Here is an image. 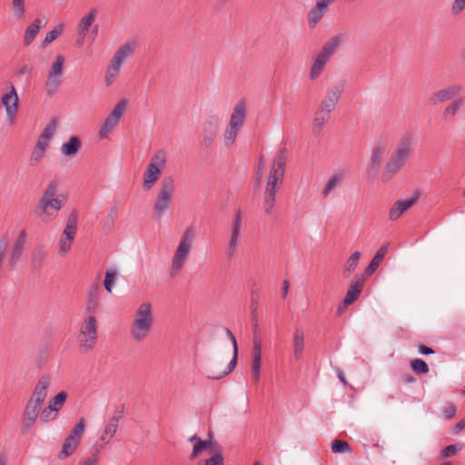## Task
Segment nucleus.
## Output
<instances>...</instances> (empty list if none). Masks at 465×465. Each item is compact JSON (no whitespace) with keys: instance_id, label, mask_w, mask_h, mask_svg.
Masks as SVG:
<instances>
[{"instance_id":"obj_37","label":"nucleus","mask_w":465,"mask_h":465,"mask_svg":"<svg viewBox=\"0 0 465 465\" xmlns=\"http://www.w3.org/2000/svg\"><path fill=\"white\" fill-rule=\"evenodd\" d=\"M68 394L65 391H61L54 397L50 399L47 406L50 410H54L56 413L60 411V410L64 407Z\"/></svg>"},{"instance_id":"obj_27","label":"nucleus","mask_w":465,"mask_h":465,"mask_svg":"<svg viewBox=\"0 0 465 465\" xmlns=\"http://www.w3.org/2000/svg\"><path fill=\"white\" fill-rule=\"evenodd\" d=\"M363 288V279H356L349 287L345 298L343 300L344 306L347 307L353 303L360 296Z\"/></svg>"},{"instance_id":"obj_1","label":"nucleus","mask_w":465,"mask_h":465,"mask_svg":"<svg viewBox=\"0 0 465 465\" xmlns=\"http://www.w3.org/2000/svg\"><path fill=\"white\" fill-rule=\"evenodd\" d=\"M286 155L280 150L275 155L267 177L263 193L262 207L266 214H271L275 205L276 193L283 183L285 173Z\"/></svg>"},{"instance_id":"obj_23","label":"nucleus","mask_w":465,"mask_h":465,"mask_svg":"<svg viewBox=\"0 0 465 465\" xmlns=\"http://www.w3.org/2000/svg\"><path fill=\"white\" fill-rule=\"evenodd\" d=\"M25 236H26L25 230H22L19 232V235L13 245L10 258H9V265L11 268H14L16 265L18 260L20 259V257L23 253L24 247L25 244Z\"/></svg>"},{"instance_id":"obj_11","label":"nucleus","mask_w":465,"mask_h":465,"mask_svg":"<svg viewBox=\"0 0 465 465\" xmlns=\"http://www.w3.org/2000/svg\"><path fill=\"white\" fill-rule=\"evenodd\" d=\"M64 64V57L62 54L56 55L45 84V93L48 96H53L62 84Z\"/></svg>"},{"instance_id":"obj_3","label":"nucleus","mask_w":465,"mask_h":465,"mask_svg":"<svg viewBox=\"0 0 465 465\" xmlns=\"http://www.w3.org/2000/svg\"><path fill=\"white\" fill-rule=\"evenodd\" d=\"M412 154L413 138L410 134L404 135L399 140L394 151L385 164L381 175L382 180L388 181L399 173Z\"/></svg>"},{"instance_id":"obj_47","label":"nucleus","mask_w":465,"mask_h":465,"mask_svg":"<svg viewBox=\"0 0 465 465\" xmlns=\"http://www.w3.org/2000/svg\"><path fill=\"white\" fill-rule=\"evenodd\" d=\"M38 33L39 31L36 29V26H34L33 25H28L24 36L25 45H30Z\"/></svg>"},{"instance_id":"obj_13","label":"nucleus","mask_w":465,"mask_h":465,"mask_svg":"<svg viewBox=\"0 0 465 465\" xmlns=\"http://www.w3.org/2000/svg\"><path fill=\"white\" fill-rule=\"evenodd\" d=\"M220 128V118L217 115L207 117L203 124V142L204 148L213 146Z\"/></svg>"},{"instance_id":"obj_12","label":"nucleus","mask_w":465,"mask_h":465,"mask_svg":"<svg viewBox=\"0 0 465 465\" xmlns=\"http://www.w3.org/2000/svg\"><path fill=\"white\" fill-rule=\"evenodd\" d=\"M128 102L125 99H123L117 103V104L114 107L113 111L105 119L104 123L101 125L99 129V136L101 139H106L109 136V134L117 126L122 116L125 113L127 109Z\"/></svg>"},{"instance_id":"obj_64","label":"nucleus","mask_w":465,"mask_h":465,"mask_svg":"<svg viewBox=\"0 0 465 465\" xmlns=\"http://www.w3.org/2000/svg\"><path fill=\"white\" fill-rule=\"evenodd\" d=\"M465 428V419H462L461 420H460L454 427H453V430H452V432L454 434H458L459 432H460L463 429Z\"/></svg>"},{"instance_id":"obj_59","label":"nucleus","mask_w":465,"mask_h":465,"mask_svg":"<svg viewBox=\"0 0 465 465\" xmlns=\"http://www.w3.org/2000/svg\"><path fill=\"white\" fill-rule=\"evenodd\" d=\"M118 215V207L117 205H113L110 207L109 213L107 215V219L111 221V223H114Z\"/></svg>"},{"instance_id":"obj_54","label":"nucleus","mask_w":465,"mask_h":465,"mask_svg":"<svg viewBox=\"0 0 465 465\" xmlns=\"http://www.w3.org/2000/svg\"><path fill=\"white\" fill-rule=\"evenodd\" d=\"M252 360L262 361V344L257 339L253 341Z\"/></svg>"},{"instance_id":"obj_2","label":"nucleus","mask_w":465,"mask_h":465,"mask_svg":"<svg viewBox=\"0 0 465 465\" xmlns=\"http://www.w3.org/2000/svg\"><path fill=\"white\" fill-rule=\"evenodd\" d=\"M57 182L50 181L37 203L35 214L44 223L54 220L64 206V201L57 195Z\"/></svg>"},{"instance_id":"obj_48","label":"nucleus","mask_w":465,"mask_h":465,"mask_svg":"<svg viewBox=\"0 0 465 465\" xmlns=\"http://www.w3.org/2000/svg\"><path fill=\"white\" fill-rule=\"evenodd\" d=\"M331 450L334 453H343L350 450V445L347 441L335 440L331 443Z\"/></svg>"},{"instance_id":"obj_25","label":"nucleus","mask_w":465,"mask_h":465,"mask_svg":"<svg viewBox=\"0 0 465 465\" xmlns=\"http://www.w3.org/2000/svg\"><path fill=\"white\" fill-rule=\"evenodd\" d=\"M331 114L318 108L315 110L312 125V132L313 135L318 136L321 134L325 124L330 121Z\"/></svg>"},{"instance_id":"obj_14","label":"nucleus","mask_w":465,"mask_h":465,"mask_svg":"<svg viewBox=\"0 0 465 465\" xmlns=\"http://www.w3.org/2000/svg\"><path fill=\"white\" fill-rule=\"evenodd\" d=\"M343 90V83L336 84L331 88L328 89L324 97L321 101L318 109L331 114L335 110Z\"/></svg>"},{"instance_id":"obj_6","label":"nucleus","mask_w":465,"mask_h":465,"mask_svg":"<svg viewBox=\"0 0 465 465\" xmlns=\"http://www.w3.org/2000/svg\"><path fill=\"white\" fill-rule=\"evenodd\" d=\"M195 233L196 230L193 226H188L183 232L171 261L169 271L171 278L177 276L183 270L191 252Z\"/></svg>"},{"instance_id":"obj_62","label":"nucleus","mask_w":465,"mask_h":465,"mask_svg":"<svg viewBox=\"0 0 465 465\" xmlns=\"http://www.w3.org/2000/svg\"><path fill=\"white\" fill-rule=\"evenodd\" d=\"M45 257L44 252H35L33 255V263L35 266H39L41 264V262L43 261Z\"/></svg>"},{"instance_id":"obj_42","label":"nucleus","mask_w":465,"mask_h":465,"mask_svg":"<svg viewBox=\"0 0 465 465\" xmlns=\"http://www.w3.org/2000/svg\"><path fill=\"white\" fill-rule=\"evenodd\" d=\"M84 427L85 420L84 418H81L76 423V425L72 429L70 434L66 438L74 440L76 442L79 443V440L84 433Z\"/></svg>"},{"instance_id":"obj_4","label":"nucleus","mask_w":465,"mask_h":465,"mask_svg":"<svg viewBox=\"0 0 465 465\" xmlns=\"http://www.w3.org/2000/svg\"><path fill=\"white\" fill-rule=\"evenodd\" d=\"M247 117L246 104L243 101H240L232 108L229 121L224 127L222 142L225 148H232L243 125Z\"/></svg>"},{"instance_id":"obj_33","label":"nucleus","mask_w":465,"mask_h":465,"mask_svg":"<svg viewBox=\"0 0 465 465\" xmlns=\"http://www.w3.org/2000/svg\"><path fill=\"white\" fill-rule=\"evenodd\" d=\"M97 15L95 8L92 9L87 15H85L78 25L79 35L84 38L89 31L90 26L94 23Z\"/></svg>"},{"instance_id":"obj_56","label":"nucleus","mask_w":465,"mask_h":465,"mask_svg":"<svg viewBox=\"0 0 465 465\" xmlns=\"http://www.w3.org/2000/svg\"><path fill=\"white\" fill-rule=\"evenodd\" d=\"M465 8V0H454L451 5V13L453 15H459Z\"/></svg>"},{"instance_id":"obj_8","label":"nucleus","mask_w":465,"mask_h":465,"mask_svg":"<svg viewBox=\"0 0 465 465\" xmlns=\"http://www.w3.org/2000/svg\"><path fill=\"white\" fill-rule=\"evenodd\" d=\"M342 41V35H334L330 38L322 47L321 51L314 56L311 65L309 78L315 81L324 70V67L331 55L335 53Z\"/></svg>"},{"instance_id":"obj_43","label":"nucleus","mask_w":465,"mask_h":465,"mask_svg":"<svg viewBox=\"0 0 465 465\" xmlns=\"http://www.w3.org/2000/svg\"><path fill=\"white\" fill-rule=\"evenodd\" d=\"M84 427L85 420L84 418H81L76 423V425L72 429L70 434L66 438L74 440L76 442L79 443V440L84 433Z\"/></svg>"},{"instance_id":"obj_19","label":"nucleus","mask_w":465,"mask_h":465,"mask_svg":"<svg viewBox=\"0 0 465 465\" xmlns=\"http://www.w3.org/2000/svg\"><path fill=\"white\" fill-rule=\"evenodd\" d=\"M101 286L98 282L93 283L86 296L85 310L89 315H94L100 306Z\"/></svg>"},{"instance_id":"obj_58","label":"nucleus","mask_w":465,"mask_h":465,"mask_svg":"<svg viewBox=\"0 0 465 465\" xmlns=\"http://www.w3.org/2000/svg\"><path fill=\"white\" fill-rule=\"evenodd\" d=\"M250 308L254 321L257 320L258 301L253 296L251 298Z\"/></svg>"},{"instance_id":"obj_20","label":"nucleus","mask_w":465,"mask_h":465,"mask_svg":"<svg viewBox=\"0 0 465 465\" xmlns=\"http://www.w3.org/2000/svg\"><path fill=\"white\" fill-rule=\"evenodd\" d=\"M417 202V196L397 201L389 211V219L391 221L398 220L407 210H409Z\"/></svg>"},{"instance_id":"obj_39","label":"nucleus","mask_w":465,"mask_h":465,"mask_svg":"<svg viewBox=\"0 0 465 465\" xmlns=\"http://www.w3.org/2000/svg\"><path fill=\"white\" fill-rule=\"evenodd\" d=\"M361 257V252H354L346 261L343 268V274L345 277L350 276L356 269L359 260Z\"/></svg>"},{"instance_id":"obj_52","label":"nucleus","mask_w":465,"mask_h":465,"mask_svg":"<svg viewBox=\"0 0 465 465\" xmlns=\"http://www.w3.org/2000/svg\"><path fill=\"white\" fill-rule=\"evenodd\" d=\"M56 128L55 121L53 120L45 129L43 130L42 134H40V137H42V140H47L50 142L52 139Z\"/></svg>"},{"instance_id":"obj_24","label":"nucleus","mask_w":465,"mask_h":465,"mask_svg":"<svg viewBox=\"0 0 465 465\" xmlns=\"http://www.w3.org/2000/svg\"><path fill=\"white\" fill-rule=\"evenodd\" d=\"M226 333H227L228 337L230 338V340H231V341L232 343V346H233V356H232V359L228 363V365H227L225 370H223L218 375H208L209 379L219 380V379L228 375L235 368V366L237 364L238 346H237L236 338L234 337L232 332L229 329L226 330Z\"/></svg>"},{"instance_id":"obj_28","label":"nucleus","mask_w":465,"mask_h":465,"mask_svg":"<svg viewBox=\"0 0 465 465\" xmlns=\"http://www.w3.org/2000/svg\"><path fill=\"white\" fill-rule=\"evenodd\" d=\"M134 51V44L125 43L122 45L112 58V62L122 65Z\"/></svg>"},{"instance_id":"obj_53","label":"nucleus","mask_w":465,"mask_h":465,"mask_svg":"<svg viewBox=\"0 0 465 465\" xmlns=\"http://www.w3.org/2000/svg\"><path fill=\"white\" fill-rule=\"evenodd\" d=\"M457 408L451 402H447L443 407V415L445 420H450L456 415Z\"/></svg>"},{"instance_id":"obj_15","label":"nucleus","mask_w":465,"mask_h":465,"mask_svg":"<svg viewBox=\"0 0 465 465\" xmlns=\"http://www.w3.org/2000/svg\"><path fill=\"white\" fill-rule=\"evenodd\" d=\"M241 228L242 216L240 211H238L232 221V232L230 234L228 248L226 251L228 260H232L237 252L241 235Z\"/></svg>"},{"instance_id":"obj_21","label":"nucleus","mask_w":465,"mask_h":465,"mask_svg":"<svg viewBox=\"0 0 465 465\" xmlns=\"http://www.w3.org/2000/svg\"><path fill=\"white\" fill-rule=\"evenodd\" d=\"M122 419V412H117L110 417L108 423L105 425L102 432L100 440L104 444H108L117 432L119 421Z\"/></svg>"},{"instance_id":"obj_61","label":"nucleus","mask_w":465,"mask_h":465,"mask_svg":"<svg viewBox=\"0 0 465 465\" xmlns=\"http://www.w3.org/2000/svg\"><path fill=\"white\" fill-rule=\"evenodd\" d=\"M48 147H49V141L42 140V137L39 136L35 148H37V149H40L41 151L46 152Z\"/></svg>"},{"instance_id":"obj_30","label":"nucleus","mask_w":465,"mask_h":465,"mask_svg":"<svg viewBox=\"0 0 465 465\" xmlns=\"http://www.w3.org/2000/svg\"><path fill=\"white\" fill-rule=\"evenodd\" d=\"M81 148V141L76 136H71L69 141L61 147V153L64 156H74Z\"/></svg>"},{"instance_id":"obj_55","label":"nucleus","mask_w":465,"mask_h":465,"mask_svg":"<svg viewBox=\"0 0 465 465\" xmlns=\"http://www.w3.org/2000/svg\"><path fill=\"white\" fill-rule=\"evenodd\" d=\"M114 283V272L107 271L105 273L104 284L108 292H112L113 285Z\"/></svg>"},{"instance_id":"obj_60","label":"nucleus","mask_w":465,"mask_h":465,"mask_svg":"<svg viewBox=\"0 0 465 465\" xmlns=\"http://www.w3.org/2000/svg\"><path fill=\"white\" fill-rule=\"evenodd\" d=\"M263 167H264V162H263V159L262 157L260 159V162H259V165H258V169H257V173H256V179H255V183L258 185L262 180V170H263Z\"/></svg>"},{"instance_id":"obj_57","label":"nucleus","mask_w":465,"mask_h":465,"mask_svg":"<svg viewBox=\"0 0 465 465\" xmlns=\"http://www.w3.org/2000/svg\"><path fill=\"white\" fill-rule=\"evenodd\" d=\"M458 451V446L456 444H450L445 447L441 451L442 458H449L454 455Z\"/></svg>"},{"instance_id":"obj_22","label":"nucleus","mask_w":465,"mask_h":465,"mask_svg":"<svg viewBox=\"0 0 465 465\" xmlns=\"http://www.w3.org/2000/svg\"><path fill=\"white\" fill-rule=\"evenodd\" d=\"M41 407L26 402L23 412V427L25 430L31 429L40 415Z\"/></svg>"},{"instance_id":"obj_45","label":"nucleus","mask_w":465,"mask_h":465,"mask_svg":"<svg viewBox=\"0 0 465 465\" xmlns=\"http://www.w3.org/2000/svg\"><path fill=\"white\" fill-rule=\"evenodd\" d=\"M64 26L63 25H59L55 27H54L50 32H48L42 43L43 46H45L46 45L52 43L63 32Z\"/></svg>"},{"instance_id":"obj_16","label":"nucleus","mask_w":465,"mask_h":465,"mask_svg":"<svg viewBox=\"0 0 465 465\" xmlns=\"http://www.w3.org/2000/svg\"><path fill=\"white\" fill-rule=\"evenodd\" d=\"M461 91V87L457 84L449 85L431 94L428 99V103L436 106L440 104L448 102L456 97Z\"/></svg>"},{"instance_id":"obj_40","label":"nucleus","mask_w":465,"mask_h":465,"mask_svg":"<svg viewBox=\"0 0 465 465\" xmlns=\"http://www.w3.org/2000/svg\"><path fill=\"white\" fill-rule=\"evenodd\" d=\"M78 442H76L74 440L65 438L62 450L59 453L60 459H65L68 456H70L77 448Z\"/></svg>"},{"instance_id":"obj_36","label":"nucleus","mask_w":465,"mask_h":465,"mask_svg":"<svg viewBox=\"0 0 465 465\" xmlns=\"http://www.w3.org/2000/svg\"><path fill=\"white\" fill-rule=\"evenodd\" d=\"M386 252H387L386 246H382L378 250V252H376V254L372 258L371 262H370V264L368 265V267L365 270L366 275H371L377 270V268L380 266L382 260L384 259Z\"/></svg>"},{"instance_id":"obj_9","label":"nucleus","mask_w":465,"mask_h":465,"mask_svg":"<svg viewBox=\"0 0 465 465\" xmlns=\"http://www.w3.org/2000/svg\"><path fill=\"white\" fill-rule=\"evenodd\" d=\"M167 163V153L164 150H158L150 159L143 175V189L151 190L159 181Z\"/></svg>"},{"instance_id":"obj_38","label":"nucleus","mask_w":465,"mask_h":465,"mask_svg":"<svg viewBox=\"0 0 465 465\" xmlns=\"http://www.w3.org/2000/svg\"><path fill=\"white\" fill-rule=\"evenodd\" d=\"M121 67L122 65H120L119 64H114L112 61L110 62L104 77V82L107 86L112 85L115 79L118 77Z\"/></svg>"},{"instance_id":"obj_26","label":"nucleus","mask_w":465,"mask_h":465,"mask_svg":"<svg viewBox=\"0 0 465 465\" xmlns=\"http://www.w3.org/2000/svg\"><path fill=\"white\" fill-rule=\"evenodd\" d=\"M385 153V147L381 144L375 146L371 153L369 160V170L368 172L371 174H375L381 164L382 157Z\"/></svg>"},{"instance_id":"obj_17","label":"nucleus","mask_w":465,"mask_h":465,"mask_svg":"<svg viewBox=\"0 0 465 465\" xmlns=\"http://www.w3.org/2000/svg\"><path fill=\"white\" fill-rule=\"evenodd\" d=\"M9 92L5 93L1 99L2 104L5 108L8 120L12 124L18 111V94L13 84H10Z\"/></svg>"},{"instance_id":"obj_50","label":"nucleus","mask_w":465,"mask_h":465,"mask_svg":"<svg viewBox=\"0 0 465 465\" xmlns=\"http://www.w3.org/2000/svg\"><path fill=\"white\" fill-rule=\"evenodd\" d=\"M74 240H69L63 236L59 239V254L64 256L71 249Z\"/></svg>"},{"instance_id":"obj_35","label":"nucleus","mask_w":465,"mask_h":465,"mask_svg":"<svg viewBox=\"0 0 465 465\" xmlns=\"http://www.w3.org/2000/svg\"><path fill=\"white\" fill-rule=\"evenodd\" d=\"M327 10L322 8V5L315 4V5L309 11L307 15L309 26L311 28L315 27V25L324 16Z\"/></svg>"},{"instance_id":"obj_5","label":"nucleus","mask_w":465,"mask_h":465,"mask_svg":"<svg viewBox=\"0 0 465 465\" xmlns=\"http://www.w3.org/2000/svg\"><path fill=\"white\" fill-rule=\"evenodd\" d=\"M153 323V306L150 302H143L137 308L131 324L130 334L132 339L137 342L144 341L151 331Z\"/></svg>"},{"instance_id":"obj_18","label":"nucleus","mask_w":465,"mask_h":465,"mask_svg":"<svg viewBox=\"0 0 465 465\" xmlns=\"http://www.w3.org/2000/svg\"><path fill=\"white\" fill-rule=\"evenodd\" d=\"M49 386H50L49 377H47V376L41 377L37 381V382L34 388V391L32 392V395L27 401L32 404L42 407V405L45 401V399L47 398Z\"/></svg>"},{"instance_id":"obj_34","label":"nucleus","mask_w":465,"mask_h":465,"mask_svg":"<svg viewBox=\"0 0 465 465\" xmlns=\"http://www.w3.org/2000/svg\"><path fill=\"white\" fill-rule=\"evenodd\" d=\"M463 98L460 97L452 101L442 112V119L451 121L463 105Z\"/></svg>"},{"instance_id":"obj_29","label":"nucleus","mask_w":465,"mask_h":465,"mask_svg":"<svg viewBox=\"0 0 465 465\" xmlns=\"http://www.w3.org/2000/svg\"><path fill=\"white\" fill-rule=\"evenodd\" d=\"M77 232V213L73 212L66 222V225L61 234V236L69 240H74Z\"/></svg>"},{"instance_id":"obj_63","label":"nucleus","mask_w":465,"mask_h":465,"mask_svg":"<svg viewBox=\"0 0 465 465\" xmlns=\"http://www.w3.org/2000/svg\"><path fill=\"white\" fill-rule=\"evenodd\" d=\"M98 460L97 455L93 454L91 457L84 460L82 463L79 465H95Z\"/></svg>"},{"instance_id":"obj_46","label":"nucleus","mask_w":465,"mask_h":465,"mask_svg":"<svg viewBox=\"0 0 465 465\" xmlns=\"http://www.w3.org/2000/svg\"><path fill=\"white\" fill-rule=\"evenodd\" d=\"M411 366L416 373L425 374L429 372L428 364L421 359H416L411 361Z\"/></svg>"},{"instance_id":"obj_41","label":"nucleus","mask_w":465,"mask_h":465,"mask_svg":"<svg viewBox=\"0 0 465 465\" xmlns=\"http://www.w3.org/2000/svg\"><path fill=\"white\" fill-rule=\"evenodd\" d=\"M212 447V441L211 440H198L193 446V451L191 453V459L194 460L196 459L201 453H203L205 450H210Z\"/></svg>"},{"instance_id":"obj_44","label":"nucleus","mask_w":465,"mask_h":465,"mask_svg":"<svg viewBox=\"0 0 465 465\" xmlns=\"http://www.w3.org/2000/svg\"><path fill=\"white\" fill-rule=\"evenodd\" d=\"M25 0H12V9L16 19L21 20L25 15Z\"/></svg>"},{"instance_id":"obj_51","label":"nucleus","mask_w":465,"mask_h":465,"mask_svg":"<svg viewBox=\"0 0 465 465\" xmlns=\"http://www.w3.org/2000/svg\"><path fill=\"white\" fill-rule=\"evenodd\" d=\"M58 413L54 410H50L48 406L45 407L40 412V419L44 422L54 420L57 418Z\"/></svg>"},{"instance_id":"obj_32","label":"nucleus","mask_w":465,"mask_h":465,"mask_svg":"<svg viewBox=\"0 0 465 465\" xmlns=\"http://www.w3.org/2000/svg\"><path fill=\"white\" fill-rule=\"evenodd\" d=\"M343 178L344 175L342 173H333L328 180L327 183L325 184L322 192V196L323 198L328 197L333 190H335L337 187L341 185V182L343 181Z\"/></svg>"},{"instance_id":"obj_31","label":"nucleus","mask_w":465,"mask_h":465,"mask_svg":"<svg viewBox=\"0 0 465 465\" xmlns=\"http://www.w3.org/2000/svg\"><path fill=\"white\" fill-rule=\"evenodd\" d=\"M304 349V332L302 329H296L293 333V355L296 360L302 356Z\"/></svg>"},{"instance_id":"obj_10","label":"nucleus","mask_w":465,"mask_h":465,"mask_svg":"<svg viewBox=\"0 0 465 465\" xmlns=\"http://www.w3.org/2000/svg\"><path fill=\"white\" fill-rule=\"evenodd\" d=\"M175 186L172 176L165 177L160 185L153 207V217L160 221L171 207Z\"/></svg>"},{"instance_id":"obj_7","label":"nucleus","mask_w":465,"mask_h":465,"mask_svg":"<svg viewBox=\"0 0 465 465\" xmlns=\"http://www.w3.org/2000/svg\"><path fill=\"white\" fill-rule=\"evenodd\" d=\"M98 340V324L94 315H88L80 324L77 346L82 353L92 351Z\"/></svg>"},{"instance_id":"obj_49","label":"nucleus","mask_w":465,"mask_h":465,"mask_svg":"<svg viewBox=\"0 0 465 465\" xmlns=\"http://www.w3.org/2000/svg\"><path fill=\"white\" fill-rule=\"evenodd\" d=\"M45 154V151H41L40 149L34 148L29 157L28 163L30 166H35L38 164Z\"/></svg>"}]
</instances>
